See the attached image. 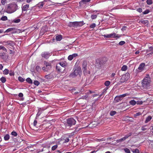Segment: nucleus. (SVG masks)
Masks as SVG:
<instances>
[{
  "label": "nucleus",
  "instance_id": "09e8293b",
  "mask_svg": "<svg viewBox=\"0 0 153 153\" xmlns=\"http://www.w3.org/2000/svg\"><path fill=\"white\" fill-rule=\"evenodd\" d=\"M149 51L151 52L150 54H152L153 53V47H150L149 48Z\"/></svg>",
  "mask_w": 153,
  "mask_h": 153
},
{
  "label": "nucleus",
  "instance_id": "49530a36",
  "mask_svg": "<svg viewBox=\"0 0 153 153\" xmlns=\"http://www.w3.org/2000/svg\"><path fill=\"white\" fill-rule=\"evenodd\" d=\"M97 17V16L96 15H92L91 16V18L92 19H96Z\"/></svg>",
  "mask_w": 153,
  "mask_h": 153
},
{
  "label": "nucleus",
  "instance_id": "8fccbe9b",
  "mask_svg": "<svg viewBox=\"0 0 153 153\" xmlns=\"http://www.w3.org/2000/svg\"><path fill=\"white\" fill-rule=\"evenodd\" d=\"M20 22V19H15L13 20V22L15 23H19Z\"/></svg>",
  "mask_w": 153,
  "mask_h": 153
},
{
  "label": "nucleus",
  "instance_id": "de8ad7c7",
  "mask_svg": "<svg viewBox=\"0 0 153 153\" xmlns=\"http://www.w3.org/2000/svg\"><path fill=\"white\" fill-rule=\"evenodd\" d=\"M108 88V87H105L103 90L102 92V94H104L105 93H106L107 92V90Z\"/></svg>",
  "mask_w": 153,
  "mask_h": 153
},
{
  "label": "nucleus",
  "instance_id": "9d476101",
  "mask_svg": "<svg viewBox=\"0 0 153 153\" xmlns=\"http://www.w3.org/2000/svg\"><path fill=\"white\" fill-rule=\"evenodd\" d=\"M110 35L111 38H119L120 37V36L119 35L117 34L114 32L113 33L110 34Z\"/></svg>",
  "mask_w": 153,
  "mask_h": 153
},
{
  "label": "nucleus",
  "instance_id": "2eb2a0df",
  "mask_svg": "<svg viewBox=\"0 0 153 153\" xmlns=\"http://www.w3.org/2000/svg\"><path fill=\"white\" fill-rule=\"evenodd\" d=\"M41 55L42 57H44L45 58L47 59L48 58L49 56V54L47 53V52H43L42 54Z\"/></svg>",
  "mask_w": 153,
  "mask_h": 153
},
{
  "label": "nucleus",
  "instance_id": "052dcab7",
  "mask_svg": "<svg viewBox=\"0 0 153 153\" xmlns=\"http://www.w3.org/2000/svg\"><path fill=\"white\" fill-rule=\"evenodd\" d=\"M18 96L19 97H22L23 96V94L22 93H20L18 94Z\"/></svg>",
  "mask_w": 153,
  "mask_h": 153
},
{
  "label": "nucleus",
  "instance_id": "c9c22d12",
  "mask_svg": "<svg viewBox=\"0 0 153 153\" xmlns=\"http://www.w3.org/2000/svg\"><path fill=\"white\" fill-rule=\"evenodd\" d=\"M1 19L2 21H6L7 19V18L6 16H3L1 17Z\"/></svg>",
  "mask_w": 153,
  "mask_h": 153
},
{
  "label": "nucleus",
  "instance_id": "5701e85b",
  "mask_svg": "<svg viewBox=\"0 0 153 153\" xmlns=\"http://www.w3.org/2000/svg\"><path fill=\"white\" fill-rule=\"evenodd\" d=\"M53 76L51 74H48L46 75L45 77L47 79H50L52 78Z\"/></svg>",
  "mask_w": 153,
  "mask_h": 153
},
{
  "label": "nucleus",
  "instance_id": "39448f33",
  "mask_svg": "<svg viewBox=\"0 0 153 153\" xmlns=\"http://www.w3.org/2000/svg\"><path fill=\"white\" fill-rule=\"evenodd\" d=\"M67 123L68 126L71 127L76 124V121L73 118H70L67 119Z\"/></svg>",
  "mask_w": 153,
  "mask_h": 153
},
{
  "label": "nucleus",
  "instance_id": "37998d69",
  "mask_svg": "<svg viewBox=\"0 0 153 153\" xmlns=\"http://www.w3.org/2000/svg\"><path fill=\"white\" fill-rule=\"evenodd\" d=\"M44 5V3L42 2L39 3L38 4V6L39 7L42 8Z\"/></svg>",
  "mask_w": 153,
  "mask_h": 153
},
{
  "label": "nucleus",
  "instance_id": "f03ea898",
  "mask_svg": "<svg viewBox=\"0 0 153 153\" xmlns=\"http://www.w3.org/2000/svg\"><path fill=\"white\" fill-rule=\"evenodd\" d=\"M150 78L149 77L144 78L142 82L143 87L146 89H148L150 86Z\"/></svg>",
  "mask_w": 153,
  "mask_h": 153
},
{
  "label": "nucleus",
  "instance_id": "13d9d810",
  "mask_svg": "<svg viewBox=\"0 0 153 153\" xmlns=\"http://www.w3.org/2000/svg\"><path fill=\"white\" fill-rule=\"evenodd\" d=\"M4 53H0V57H1L3 58V57L4 56Z\"/></svg>",
  "mask_w": 153,
  "mask_h": 153
},
{
  "label": "nucleus",
  "instance_id": "6e6552de",
  "mask_svg": "<svg viewBox=\"0 0 153 153\" xmlns=\"http://www.w3.org/2000/svg\"><path fill=\"white\" fill-rule=\"evenodd\" d=\"M145 64L144 63H141L138 68V71L140 72L143 71L145 69Z\"/></svg>",
  "mask_w": 153,
  "mask_h": 153
},
{
  "label": "nucleus",
  "instance_id": "4468645a",
  "mask_svg": "<svg viewBox=\"0 0 153 153\" xmlns=\"http://www.w3.org/2000/svg\"><path fill=\"white\" fill-rule=\"evenodd\" d=\"M29 7V4H27L23 6L22 7V11H25L27 10Z\"/></svg>",
  "mask_w": 153,
  "mask_h": 153
},
{
  "label": "nucleus",
  "instance_id": "f704fd0d",
  "mask_svg": "<svg viewBox=\"0 0 153 153\" xmlns=\"http://www.w3.org/2000/svg\"><path fill=\"white\" fill-rule=\"evenodd\" d=\"M14 29V28H10L7 29L6 31L4 32H10L11 31L13 30Z\"/></svg>",
  "mask_w": 153,
  "mask_h": 153
},
{
  "label": "nucleus",
  "instance_id": "9b49d317",
  "mask_svg": "<svg viewBox=\"0 0 153 153\" xmlns=\"http://www.w3.org/2000/svg\"><path fill=\"white\" fill-rule=\"evenodd\" d=\"M87 63L86 62H84L82 65V70L83 72H86V71Z\"/></svg>",
  "mask_w": 153,
  "mask_h": 153
},
{
  "label": "nucleus",
  "instance_id": "20e7f679",
  "mask_svg": "<svg viewBox=\"0 0 153 153\" xmlns=\"http://www.w3.org/2000/svg\"><path fill=\"white\" fill-rule=\"evenodd\" d=\"M18 7L17 5L16 4H12L9 5L7 6V10L9 13H12L15 12Z\"/></svg>",
  "mask_w": 153,
  "mask_h": 153
},
{
  "label": "nucleus",
  "instance_id": "7ed1b4c3",
  "mask_svg": "<svg viewBox=\"0 0 153 153\" xmlns=\"http://www.w3.org/2000/svg\"><path fill=\"white\" fill-rule=\"evenodd\" d=\"M85 24L83 21L70 22L68 24L69 27H76L83 26Z\"/></svg>",
  "mask_w": 153,
  "mask_h": 153
},
{
  "label": "nucleus",
  "instance_id": "0eeeda50",
  "mask_svg": "<svg viewBox=\"0 0 153 153\" xmlns=\"http://www.w3.org/2000/svg\"><path fill=\"white\" fill-rule=\"evenodd\" d=\"M129 78V74H126L123 75L120 80V82L121 83H124L127 81Z\"/></svg>",
  "mask_w": 153,
  "mask_h": 153
},
{
  "label": "nucleus",
  "instance_id": "f3484780",
  "mask_svg": "<svg viewBox=\"0 0 153 153\" xmlns=\"http://www.w3.org/2000/svg\"><path fill=\"white\" fill-rule=\"evenodd\" d=\"M58 65L62 67L65 68L67 65V63L65 62H61Z\"/></svg>",
  "mask_w": 153,
  "mask_h": 153
},
{
  "label": "nucleus",
  "instance_id": "4d7b16f0",
  "mask_svg": "<svg viewBox=\"0 0 153 153\" xmlns=\"http://www.w3.org/2000/svg\"><path fill=\"white\" fill-rule=\"evenodd\" d=\"M69 141V139L68 138H66L64 140L63 143H67Z\"/></svg>",
  "mask_w": 153,
  "mask_h": 153
},
{
  "label": "nucleus",
  "instance_id": "2f4dec72",
  "mask_svg": "<svg viewBox=\"0 0 153 153\" xmlns=\"http://www.w3.org/2000/svg\"><path fill=\"white\" fill-rule=\"evenodd\" d=\"M9 71L7 69H5L3 71V74L5 75H7L9 73Z\"/></svg>",
  "mask_w": 153,
  "mask_h": 153
},
{
  "label": "nucleus",
  "instance_id": "ddd939ff",
  "mask_svg": "<svg viewBox=\"0 0 153 153\" xmlns=\"http://www.w3.org/2000/svg\"><path fill=\"white\" fill-rule=\"evenodd\" d=\"M132 134V133H129L128 134L126 135L125 136L123 137V138H121L123 141H124L129 137L131 136Z\"/></svg>",
  "mask_w": 153,
  "mask_h": 153
},
{
  "label": "nucleus",
  "instance_id": "cd10ccee",
  "mask_svg": "<svg viewBox=\"0 0 153 153\" xmlns=\"http://www.w3.org/2000/svg\"><path fill=\"white\" fill-rule=\"evenodd\" d=\"M127 66L126 65H123L121 68V70L122 71H125L127 69Z\"/></svg>",
  "mask_w": 153,
  "mask_h": 153
},
{
  "label": "nucleus",
  "instance_id": "b1692460",
  "mask_svg": "<svg viewBox=\"0 0 153 153\" xmlns=\"http://www.w3.org/2000/svg\"><path fill=\"white\" fill-rule=\"evenodd\" d=\"M0 80L1 81L2 83H4L6 82V79L5 77L2 76L0 79Z\"/></svg>",
  "mask_w": 153,
  "mask_h": 153
},
{
  "label": "nucleus",
  "instance_id": "338daca9",
  "mask_svg": "<svg viewBox=\"0 0 153 153\" xmlns=\"http://www.w3.org/2000/svg\"><path fill=\"white\" fill-rule=\"evenodd\" d=\"M37 123V121L36 120H35L33 122V125L34 126H36V125Z\"/></svg>",
  "mask_w": 153,
  "mask_h": 153
},
{
  "label": "nucleus",
  "instance_id": "6e6d98bb",
  "mask_svg": "<svg viewBox=\"0 0 153 153\" xmlns=\"http://www.w3.org/2000/svg\"><path fill=\"white\" fill-rule=\"evenodd\" d=\"M125 43V42L124 41H121L119 43V45H122Z\"/></svg>",
  "mask_w": 153,
  "mask_h": 153
},
{
  "label": "nucleus",
  "instance_id": "5fc2aeb1",
  "mask_svg": "<svg viewBox=\"0 0 153 153\" xmlns=\"http://www.w3.org/2000/svg\"><path fill=\"white\" fill-rule=\"evenodd\" d=\"M133 153H140L138 149H136L134 151H132Z\"/></svg>",
  "mask_w": 153,
  "mask_h": 153
},
{
  "label": "nucleus",
  "instance_id": "ea45409f",
  "mask_svg": "<svg viewBox=\"0 0 153 153\" xmlns=\"http://www.w3.org/2000/svg\"><path fill=\"white\" fill-rule=\"evenodd\" d=\"M11 134L13 135V136L15 137H16L17 136V133L15 131H13L11 133Z\"/></svg>",
  "mask_w": 153,
  "mask_h": 153
},
{
  "label": "nucleus",
  "instance_id": "393cba45",
  "mask_svg": "<svg viewBox=\"0 0 153 153\" xmlns=\"http://www.w3.org/2000/svg\"><path fill=\"white\" fill-rule=\"evenodd\" d=\"M42 111L41 108H40V109H39L38 112L36 114V118H37L38 117H39L40 115L42 113Z\"/></svg>",
  "mask_w": 153,
  "mask_h": 153
},
{
  "label": "nucleus",
  "instance_id": "c03bdc74",
  "mask_svg": "<svg viewBox=\"0 0 153 153\" xmlns=\"http://www.w3.org/2000/svg\"><path fill=\"white\" fill-rule=\"evenodd\" d=\"M2 50L4 51H5V52L7 51L6 49L4 46H0V50Z\"/></svg>",
  "mask_w": 153,
  "mask_h": 153
},
{
  "label": "nucleus",
  "instance_id": "412c9836",
  "mask_svg": "<svg viewBox=\"0 0 153 153\" xmlns=\"http://www.w3.org/2000/svg\"><path fill=\"white\" fill-rule=\"evenodd\" d=\"M10 136L9 134H7L4 136V139L5 141L8 140L10 139Z\"/></svg>",
  "mask_w": 153,
  "mask_h": 153
},
{
  "label": "nucleus",
  "instance_id": "4c0bfd02",
  "mask_svg": "<svg viewBox=\"0 0 153 153\" xmlns=\"http://www.w3.org/2000/svg\"><path fill=\"white\" fill-rule=\"evenodd\" d=\"M117 112L115 111H111L110 112V115L111 116H113L116 114Z\"/></svg>",
  "mask_w": 153,
  "mask_h": 153
},
{
  "label": "nucleus",
  "instance_id": "e2e57ef3",
  "mask_svg": "<svg viewBox=\"0 0 153 153\" xmlns=\"http://www.w3.org/2000/svg\"><path fill=\"white\" fill-rule=\"evenodd\" d=\"M137 11L139 13H141L142 12V9L141 8H139L137 9Z\"/></svg>",
  "mask_w": 153,
  "mask_h": 153
},
{
  "label": "nucleus",
  "instance_id": "423d86ee",
  "mask_svg": "<svg viewBox=\"0 0 153 153\" xmlns=\"http://www.w3.org/2000/svg\"><path fill=\"white\" fill-rule=\"evenodd\" d=\"M81 71L80 68H77L74 70V71L72 73L70 74V76L74 77L77 76L78 74L80 75L81 73Z\"/></svg>",
  "mask_w": 153,
  "mask_h": 153
},
{
  "label": "nucleus",
  "instance_id": "a19ab883",
  "mask_svg": "<svg viewBox=\"0 0 153 153\" xmlns=\"http://www.w3.org/2000/svg\"><path fill=\"white\" fill-rule=\"evenodd\" d=\"M33 84L36 86H38L40 82L37 80H35L33 82Z\"/></svg>",
  "mask_w": 153,
  "mask_h": 153
},
{
  "label": "nucleus",
  "instance_id": "1a4fd4ad",
  "mask_svg": "<svg viewBox=\"0 0 153 153\" xmlns=\"http://www.w3.org/2000/svg\"><path fill=\"white\" fill-rule=\"evenodd\" d=\"M77 53H74L72 55H70L68 57V59L69 60L71 61L74 58L76 57L77 56Z\"/></svg>",
  "mask_w": 153,
  "mask_h": 153
},
{
  "label": "nucleus",
  "instance_id": "a878e982",
  "mask_svg": "<svg viewBox=\"0 0 153 153\" xmlns=\"http://www.w3.org/2000/svg\"><path fill=\"white\" fill-rule=\"evenodd\" d=\"M45 65L46 66V68H47V67H48L49 68H51V65L50 63H48L47 62H46L45 63Z\"/></svg>",
  "mask_w": 153,
  "mask_h": 153
},
{
  "label": "nucleus",
  "instance_id": "4be33fe9",
  "mask_svg": "<svg viewBox=\"0 0 153 153\" xmlns=\"http://www.w3.org/2000/svg\"><path fill=\"white\" fill-rule=\"evenodd\" d=\"M102 36H103L104 38L105 39H109L111 38L110 34H104L103 35H102Z\"/></svg>",
  "mask_w": 153,
  "mask_h": 153
},
{
  "label": "nucleus",
  "instance_id": "a18cd8bd",
  "mask_svg": "<svg viewBox=\"0 0 153 153\" xmlns=\"http://www.w3.org/2000/svg\"><path fill=\"white\" fill-rule=\"evenodd\" d=\"M35 69L37 72H39L41 70V68L39 66H37Z\"/></svg>",
  "mask_w": 153,
  "mask_h": 153
},
{
  "label": "nucleus",
  "instance_id": "f257e3e1",
  "mask_svg": "<svg viewBox=\"0 0 153 153\" xmlns=\"http://www.w3.org/2000/svg\"><path fill=\"white\" fill-rule=\"evenodd\" d=\"M107 61V59L106 57L97 59L96 61V65L98 68H101Z\"/></svg>",
  "mask_w": 153,
  "mask_h": 153
},
{
  "label": "nucleus",
  "instance_id": "bb28decb",
  "mask_svg": "<svg viewBox=\"0 0 153 153\" xmlns=\"http://www.w3.org/2000/svg\"><path fill=\"white\" fill-rule=\"evenodd\" d=\"M121 99H122L119 96H117L115 98L114 100L115 101H116L117 102H118L121 100Z\"/></svg>",
  "mask_w": 153,
  "mask_h": 153
},
{
  "label": "nucleus",
  "instance_id": "aec40b11",
  "mask_svg": "<svg viewBox=\"0 0 153 153\" xmlns=\"http://www.w3.org/2000/svg\"><path fill=\"white\" fill-rule=\"evenodd\" d=\"M56 39L57 41H60L62 39V36L61 35H58L56 37Z\"/></svg>",
  "mask_w": 153,
  "mask_h": 153
},
{
  "label": "nucleus",
  "instance_id": "c85d7f7f",
  "mask_svg": "<svg viewBox=\"0 0 153 153\" xmlns=\"http://www.w3.org/2000/svg\"><path fill=\"white\" fill-rule=\"evenodd\" d=\"M110 84V82L109 81H106L104 83V85L108 87Z\"/></svg>",
  "mask_w": 153,
  "mask_h": 153
},
{
  "label": "nucleus",
  "instance_id": "79ce46f5",
  "mask_svg": "<svg viewBox=\"0 0 153 153\" xmlns=\"http://www.w3.org/2000/svg\"><path fill=\"white\" fill-rule=\"evenodd\" d=\"M125 152L126 153H130V152L129 149L127 148H125L124 149Z\"/></svg>",
  "mask_w": 153,
  "mask_h": 153
},
{
  "label": "nucleus",
  "instance_id": "7c9ffc66",
  "mask_svg": "<svg viewBox=\"0 0 153 153\" xmlns=\"http://www.w3.org/2000/svg\"><path fill=\"white\" fill-rule=\"evenodd\" d=\"M129 103L131 104V105H135L136 103V102L134 100L130 101L129 102Z\"/></svg>",
  "mask_w": 153,
  "mask_h": 153
},
{
  "label": "nucleus",
  "instance_id": "e433bc0d",
  "mask_svg": "<svg viewBox=\"0 0 153 153\" xmlns=\"http://www.w3.org/2000/svg\"><path fill=\"white\" fill-rule=\"evenodd\" d=\"M57 147L58 145H57L53 146L51 148L52 150L54 151L57 148Z\"/></svg>",
  "mask_w": 153,
  "mask_h": 153
},
{
  "label": "nucleus",
  "instance_id": "774afa93",
  "mask_svg": "<svg viewBox=\"0 0 153 153\" xmlns=\"http://www.w3.org/2000/svg\"><path fill=\"white\" fill-rule=\"evenodd\" d=\"M14 73L13 72H10V73H9V75L10 76H14Z\"/></svg>",
  "mask_w": 153,
  "mask_h": 153
},
{
  "label": "nucleus",
  "instance_id": "0e129e2a",
  "mask_svg": "<svg viewBox=\"0 0 153 153\" xmlns=\"http://www.w3.org/2000/svg\"><path fill=\"white\" fill-rule=\"evenodd\" d=\"M141 114V113L140 112H137V113H136V114H135V116H137L140 115Z\"/></svg>",
  "mask_w": 153,
  "mask_h": 153
},
{
  "label": "nucleus",
  "instance_id": "680f3d73",
  "mask_svg": "<svg viewBox=\"0 0 153 153\" xmlns=\"http://www.w3.org/2000/svg\"><path fill=\"white\" fill-rule=\"evenodd\" d=\"M123 142V141H122L121 138L120 139H119V140H116V142L117 143H119L121 142Z\"/></svg>",
  "mask_w": 153,
  "mask_h": 153
},
{
  "label": "nucleus",
  "instance_id": "72a5a7b5",
  "mask_svg": "<svg viewBox=\"0 0 153 153\" xmlns=\"http://www.w3.org/2000/svg\"><path fill=\"white\" fill-rule=\"evenodd\" d=\"M18 80L21 82H23L25 80V79L21 76L18 77Z\"/></svg>",
  "mask_w": 153,
  "mask_h": 153
},
{
  "label": "nucleus",
  "instance_id": "473e14b6",
  "mask_svg": "<svg viewBox=\"0 0 153 153\" xmlns=\"http://www.w3.org/2000/svg\"><path fill=\"white\" fill-rule=\"evenodd\" d=\"M26 81L29 84L32 83V81L31 79L30 78H28L26 79Z\"/></svg>",
  "mask_w": 153,
  "mask_h": 153
},
{
  "label": "nucleus",
  "instance_id": "603ef678",
  "mask_svg": "<svg viewBox=\"0 0 153 153\" xmlns=\"http://www.w3.org/2000/svg\"><path fill=\"white\" fill-rule=\"evenodd\" d=\"M96 27V24L94 23H93V24H91L90 26V27L91 28H94Z\"/></svg>",
  "mask_w": 153,
  "mask_h": 153
},
{
  "label": "nucleus",
  "instance_id": "bf43d9fd",
  "mask_svg": "<svg viewBox=\"0 0 153 153\" xmlns=\"http://www.w3.org/2000/svg\"><path fill=\"white\" fill-rule=\"evenodd\" d=\"M6 0H1V3L2 5H4L5 4Z\"/></svg>",
  "mask_w": 153,
  "mask_h": 153
},
{
  "label": "nucleus",
  "instance_id": "c756f323",
  "mask_svg": "<svg viewBox=\"0 0 153 153\" xmlns=\"http://www.w3.org/2000/svg\"><path fill=\"white\" fill-rule=\"evenodd\" d=\"M56 69L59 72H61L62 69L60 68V66L57 64L56 66Z\"/></svg>",
  "mask_w": 153,
  "mask_h": 153
},
{
  "label": "nucleus",
  "instance_id": "69168bd1",
  "mask_svg": "<svg viewBox=\"0 0 153 153\" xmlns=\"http://www.w3.org/2000/svg\"><path fill=\"white\" fill-rule=\"evenodd\" d=\"M147 128H145V127L143 126L141 128V130L142 131H145L146 130Z\"/></svg>",
  "mask_w": 153,
  "mask_h": 153
},
{
  "label": "nucleus",
  "instance_id": "f8f14e48",
  "mask_svg": "<svg viewBox=\"0 0 153 153\" xmlns=\"http://www.w3.org/2000/svg\"><path fill=\"white\" fill-rule=\"evenodd\" d=\"M91 0H82L79 2L80 5H82L84 4H86L88 2H90Z\"/></svg>",
  "mask_w": 153,
  "mask_h": 153
},
{
  "label": "nucleus",
  "instance_id": "6ab92c4d",
  "mask_svg": "<svg viewBox=\"0 0 153 153\" xmlns=\"http://www.w3.org/2000/svg\"><path fill=\"white\" fill-rule=\"evenodd\" d=\"M152 117L151 116H149L148 117H147L145 121V123H147L148 122H149L152 119Z\"/></svg>",
  "mask_w": 153,
  "mask_h": 153
},
{
  "label": "nucleus",
  "instance_id": "dca6fc26",
  "mask_svg": "<svg viewBox=\"0 0 153 153\" xmlns=\"http://www.w3.org/2000/svg\"><path fill=\"white\" fill-rule=\"evenodd\" d=\"M4 42L12 46H13L14 45L13 42L12 41H5Z\"/></svg>",
  "mask_w": 153,
  "mask_h": 153
},
{
  "label": "nucleus",
  "instance_id": "864d4df0",
  "mask_svg": "<svg viewBox=\"0 0 153 153\" xmlns=\"http://www.w3.org/2000/svg\"><path fill=\"white\" fill-rule=\"evenodd\" d=\"M149 12V10H146L144 12H143V14H148Z\"/></svg>",
  "mask_w": 153,
  "mask_h": 153
},
{
  "label": "nucleus",
  "instance_id": "3c124183",
  "mask_svg": "<svg viewBox=\"0 0 153 153\" xmlns=\"http://www.w3.org/2000/svg\"><path fill=\"white\" fill-rule=\"evenodd\" d=\"M146 2L147 4L149 5L151 4L152 3V0H147Z\"/></svg>",
  "mask_w": 153,
  "mask_h": 153
},
{
  "label": "nucleus",
  "instance_id": "58836bf2",
  "mask_svg": "<svg viewBox=\"0 0 153 153\" xmlns=\"http://www.w3.org/2000/svg\"><path fill=\"white\" fill-rule=\"evenodd\" d=\"M128 95L127 94H125L122 95H121L119 96H120V97L122 99V98Z\"/></svg>",
  "mask_w": 153,
  "mask_h": 153
},
{
  "label": "nucleus",
  "instance_id": "a211bd4d",
  "mask_svg": "<svg viewBox=\"0 0 153 153\" xmlns=\"http://www.w3.org/2000/svg\"><path fill=\"white\" fill-rule=\"evenodd\" d=\"M139 23L144 24L148 25L149 23V21L147 20H142L140 21L139 22Z\"/></svg>",
  "mask_w": 153,
  "mask_h": 153
}]
</instances>
